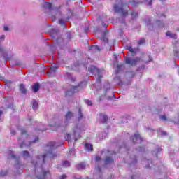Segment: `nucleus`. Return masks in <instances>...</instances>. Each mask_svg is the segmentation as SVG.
I'll list each match as a JSON object with an SVG mask.
<instances>
[{
	"mask_svg": "<svg viewBox=\"0 0 179 179\" xmlns=\"http://www.w3.org/2000/svg\"><path fill=\"white\" fill-rule=\"evenodd\" d=\"M114 163V159H113L112 157H106L105 159V164H111Z\"/></svg>",
	"mask_w": 179,
	"mask_h": 179,
	"instance_id": "2eb2a0df",
	"label": "nucleus"
},
{
	"mask_svg": "<svg viewBox=\"0 0 179 179\" xmlns=\"http://www.w3.org/2000/svg\"><path fill=\"white\" fill-rule=\"evenodd\" d=\"M32 108L34 111L38 108V102H37V101H34L32 102Z\"/></svg>",
	"mask_w": 179,
	"mask_h": 179,
	"instance_id": "aec40b11",
	"label": "nucleus"
},
{
	"mask_svg": "<svg viewBox=\"0 0 179 179\" xmlns=\"http://www.w3.org/2000/svg\"><path fill=\"white\" fill-rule=\"evenodd\" d=\"M85 103L87 104V106H92L93 103H92V101L89 99L85 100Z\"/></svg>",
	"mask_w": 179,
	"mask_h": 179,
	"instance_id": "7c9ffc66",
	"label": "nucleus"
},
{
	"mask_svg": "<svg viewBox=\"0 0 179 179\" xmlns=\"http://www.w3.org/2000/svg\"><path fill=\"white\" fill-rule=\"evenodd\" d=\"M161 2H164L166 0H160Z\"/></svg>",
	"mask_w": 179,
	"mask_h": 179,
	"instance_id": "bf43d9fd",
	"label": "nucleus"
},
{
	"mask_svg": "<svg viewBox=\"0 0 179 179\" xmlns=\"http://www.w3.org/2000/svg\"><path fill=\"white\" fill-rule=\"evenodd\" d=\"M2 114H3L2 111H0V117H1Z\"/></svg>",
	"mask_w": 179,
	"mask_h": 179,
	"instance_id": "13d9d810",
	"label": "nucleus"
},
{
	"mask_svg": "<svg viewBox=\"0 0 179 179\" xmlns=\"http://www.w3.org/2000/svg\"><path fill=\"white\" fill-rule=\"evenodd\" d=\"M63 166L64 167H69L71 166V163L69 162V161H64Z\"/></svg>",
	"mask_w": 179,
	"mask_h": 179,
	"instance_id": "a878e982",
	"label": "nucleus"
},
{
	"mask_svg": "<svg viewBox=\"0 0 179 179\" xmlns=\"http://www.w3.org/2000/svg\"><path fill=\"white\" fill-rule=\"evenodd\" d=\"M129 6L127 4L122 5V7L118 6V5L115 4L114 5V10L116 12V13H121L123 15V16H126V15H128V9Z\"/></svg>",
	"mask_w": 179,
	"mask_h": 179,
	"instance_id": "7ed1b4c3",
	"label": "nucleus"
},
{
	"mask_svg": "<svg viewBox=\"0 0 179 179\" xmlns=\"http://www.w3.org/2000/svg\"><path fill=\"white\" fill-rule=\"evenodd\" d=\"M39 89H40V85L38 83L32 85V90L34 93H36V92H38Z\"/></svg>",
	"mask_w": 179,
	"mask_h": 179,
	"instance_id": "dca6fc26",
	"label": "nucleus"
},
{
	"mask_svg": "<svg viewBox=\"0 0 179 179\" xmlns=\"http://www.w3.org/2000/svg\"><path fill=\"white\" fill-rule=\"evenodd\" d=\"M20 132L22 138H27V139L24 140L22 143L21 139L18 140V143H20V148H24V146H30L31 143H37V142H38V137H35V139L32 141H30V136L26 135V131L24 129H21Z\"/></svg>",
	"mask_w": 179,
	"mask_h": 179,
	"instance_id": "f03ea898",
	"label": "nucleus"
},
{
	"mask_svg": "<svg viewBox=\"0 0 179 179\" xmlns=\"http://www.w3.org/2000/svg\"><path fill=\"white\" fill-rule=\"evenodd\" d=\"M149 58L148 61H145V62L148 63V62H150V61H152V57H150V56H148Z\"/></svg>",
	"mask_w": 179,
	"mask_h": 179,
	"instance_id": "de8ad7c7",
	"label": "nucleus"
},
{
	"mask_svg": "<svg viewBox=\"0 0 179 179\" xmlns=\"http://www.w3.org/2000/svg\"><path fill=\"white\" fill-rule=\"evenodd\" d=\"M85 148L88 152H92L93 150V145H92V144L87 143L85 144Z\"/></svg>",
	"mask_w": 179,
	"mask_h": 179,
	"instance_id": "6ab92c4d",
	"label": "nucleus"
},
{
	"mask_svg": "<svg viewBox=\"0 0 179 179\" xmlns=\"http://www.w3.org/2000/svg\"><path fill=\"white\" fill-rule=\"evenodd\" d=\"M100 160H101V158L99 156L96 157V162H100Z\"/></svg>",
	"mask_w": 179,
	"mask_h": 179,
	"instance_id": "79ce46f5",
	"label": "nucleus"
},
{
	"mask_svg": "<svg viewBox=\"0 0 179 179\" xmlns=\"http://www.w3.org/2000/svg\"><path fill=\"white\" fill-rule=\"evenodd\" d=\"M137 160H136V157H134V159L133 160V163H136Z\"/></svg>",
	"mask_w": 179,
	"mask_h": 179,
	"instance_id": "3c124183",
	"label": "nucleus"
},
{
	"mask_svg": "<svg viewBox=\"0 0 179 179\" xmlns=\"http://www.w3.org/2000/svg\"><path fill=\"white\" fill-rule=\"evenodd\" d=\"M11 135H16V131L15 130H10Z\"/></svg>",
	"mask_w": 179,
	"mask_h": 179,
	"instance_id": "a19ab883",
	"label": "nucleus"
},
{
	"mask_svg": "<svg viewBox=\"0 0 179 179\" xmlns=\"http://www.w3.org/2000/svg\"><path fill=\"white\" fill-rule=\"evenodd\" d=\"M8 159H12V160L15 161V167H17V169L20 167V162H19L20 158L15 155V152H13V151L8 152Z\"/></svg>",
	"mask_w": 179,
	"mask_h": 179,
	"instance_id": "423d86ee",
	"label": "nucleus"
},
{
	"mask_svg": "<svg viewBox=\"0 0 179 179\" xmlns=\"http://www.w3.org/2000/svg\"><path fill=\"white\" fill-rule=\"evenodd\" d=\"M69 37V38H71V37H69V36H68Z\"/></svg>",
	"mask_w": 179,
	"mask_h": 179,
	"instance_id": "69168bd1",
	"label": "nucleus"
},
{
	"mask_svg": "<svg viewBox=\"0 0 179 179\" xmlns=\"http://www.w3.org/2000/svg\"><path fill=\"white\" fill-rule=\"evenodd\" d=\"M57 69H58V67H57V66L49 67L47 69L48 76H49V78H52V77L55 76V72H56Z\"/></svg>",
	"mask_w": 179,
	"mask_h": 179,
	"instance_id": "6e6552de",
	"label": "nucleus"
},
{
	"mask_svg": "<svg viewBox=\"0 0 179 179\" xmlns=\"http://www.w3.org/2000/svg\"><path fill=\"white\" fill-rule=\"evenodd\" d=\"M138 178H139V176L134 175L131 176V179H138Z\"/></svg>",
	"mask_w": 179,
	"mask_h": 179,
	"instance_id": "4c0bfd02",
	"label": "nucleus"
},
{
	"mask_svg": "<svg viewBox=\"0 0 179 179\" xmlns=\"http://www.w3.org/2000/svg\"><path fill=\"white\" fill-rule=\"evenodd\" d=\"M83 118V115L82 114V110L80 108L78 110V120H82Z\"/></svg>",
	"mask_w": 179,
	"mask_h": 179,
	"instance_id": "bb28decb",
	"label": "nucleus"
},
{
	"mask_svg": "<svg viewBox=\"0 0 179 179\" xmlns=\"http://www.w3.org/2000/svg\"><path fill=\"white\" fill-rule=\"evenodd\" d=\"M90 51H99V48L98 45H92L90 47Z\"/></svg>",
	"mask_w": 179,
	"mask_h": 179,
	"instance_id": "5701e85b",
	"label": "nucleus"
},
{
	"mask_svg": "<svg viewBox=\"0 0 179 179\" xmlns=\"http://www.w3.org/2000/svg\"><path fill=\"white\" fill-rule=\"evenodd\" d=\"M20 90L21 93H23V94L26 93V87H24V85L23 84H21L20 85Z\"/></svg>",
	"mask_w": 179,
	"mask_h": 179,
	"instance_id": "b1692460",
	"label": "nucleus"
},
{
	"mask_svg": "<svg viewBox=\"0 0 179 179\" xmlns=\"http://www.w3.org/2000/svg\"><path fill=\"white\" fill-rule=\"evenodd\" d=\"M120 69H121V65H117V69L116 71V73H118V72H120Z\"/></svg>",
	"mask_w": 179,
	"mask_h": 179,
	"instance_id": "ea45409f",
	"label": "nucleus"
},
{
	"mask_svg": "<svg viewBox=\"0 0 179 179\" xmlns=\"http://www.w3.org/2000/svg\"><path fill=\"white\" fill-rule=\"evenodd\" d=\"M37 131H42V132H44V131H47V129H38Z\"/></svg>",
	"mask_w": 179,
	"mask_h": 179,
	"instance_id": "a18cd8bd",
	"label": "nucleus"
},
{
	"mask_svg": "<svg viewBox=\"0 0 179 179\" xmlns=\"http://www.w3.org/2000/svg\"><path fill=\"white\" fill-rule=\"evenodd\" d=\"M59 23L61 24V26H65V22H64L62 20H59Z\"/></svg>",
	"mask_w": 179,
	"mask_h": 179,
	"instance_id": "f704fd0d",
	"label": "nucleus"
},
{
	"mask_svg": "<svg viewBox=\"0 0 179 179\" xmlns=\"http://www.w3.org/2000/svg\"><path fill=\"white\" fill-rule=\"evenodd\" d=\"M145 3L147 5H152V0H145Z\"/></svg>",
	"mask_w": 179,
	"mask_h": 179,
	"instance_id": "e433bc0d",
	"label": "nucleus"
},
{
	"mask_svg": "<svg viewBox=\"0 0 179 179\" xmlns=\"http://www.w3.org/2000/svg\"><path fill=\"white\" fill-rule=\"evenodd\" d=\"M161 120H163V121H166V115H162V116L161 117Z\"/></svg>",
	"mask_w": 179,
	"mask_h": 179,
	"instance_id": "37998d69",
	"label": "nucleus"
},
{
	"mask_svg": "<svg viewBox=\"0 0 179 179\" xmlns=\"http://www.w3.org/2000/svg\"><path fill=\"white\" fill-rule=\"evenodd\" d=\"M166 36L167 37H170V38H173L174 40H177V34L171 33L170 31H168L166 33Z\"/></svg>",
	"mask_w": 179,
	"mask_h": 179,
	"instance_id": "4468645a",
	"label": "nucleus"
},
{
	"mask_svg": "<svg viewBox=\"0 0 179 179\" xmlns=\"http://www.w3.org/2000/svg\"><path fill=\"white\" fill-rule=\"evenodd\" d=\"M161 134H162V135H166V132H164V131H162Z\"/></svg>",
	"mask_w": 179,
	"mask_h": 179,
	"instance_id": "4d7b16f0",
	"label": "nucleus"
},
{
	"mask_svg": "<svg viewBox=\"0 0 179 179\" xmlns=\"http://www.w3.org/2000/svg\"><path fill=\"white\" fill-rule=\"evenodd\" d=\"M6 174H8V171H2L1 173H0V176L1 177H5V176H6Z\"/></svg>",
	"mask_w": 179,
	"mask_h": 179,
	"instance_id": "c85d7f7f",
	"label": "nucleus"
},
{
	"mask_svg": "<svg viewBox=\"0 0 179 179\" xmlns=\"http://www.w3.org/2000/svg\"><path fill=\"white\" fill-rule=\"evenodd\" d=\"M65 178H66V175L65 174L62 175L60 177V179H65Z\"/></svg>",
	"mask_w": 179,
	"mask_h": 179,
	"instance_id": "c03bdc74",
	"label": "nucleus"
},
{
	"mask_svg": "<svg viewBox=\"0 0 179 179\" xmlns=\"http://www.w3.org/2000/svg\"><path fill=\"white\" fill-rule=\"evenodd\" d=\"M69 139H71V134H67L65 136V140L66 141H69Z\"/></svg>",
	"mask_w": 179,
	"mask_h": 179,
	"instance_id": "473e14b6",
	"label": "nucleus"
},
{
	"mask_svg": "<svg viewBox=\"0 0 179 179\" xmlns=\"http://www.w3.org/2000/svg\"><path fill=\"white\" fill-rule=\"evenodd\" d=\"M57 148H58L57 143H49L46 146V153L43 155L37 156L36 161H32V164H34L35 167V171L37 167H41V165L45 163V159L47 158V156H49V157H50L51 159H55V157H57V154L54 153V149H57Z\"/></svg>",
	"mask_w": 179,
	"mask_h": 179,
	"instance_id": "f257e3e1",
	"label": "nucleus"
},
{
	"mask_svg": "<svg viewBox=\"0 0 179 179\" xmlns=\"http://www.w3.org/2000/svg\"><path fill=\"white\" fill-rule=\"evenodd\" d=\"M43 7L45 9H48V10H51V9H52L51 3L48 2L45 3Z\"/></svg>",
	"mask_w": 179,
	"mask_h": 179,
	"instance_id": "f3484780",
	"label": "nucleus"
},
{
	"mask_svg": "<svg viewBox=\"0 0 179 179\" xmlns=\"http://www.w3.org/2000/svg\"><path fill=\"white\" fill-rule=\"evenodd\" d=\"M55 127H57V123L55 124Z\"/></svg>",
	"mask_w": 179,
	"mask_h": 179,
	"instance_id": "e2e57ef3",
	"label": "nucleus"
},
{
	"mask_svg": "<svg viewBox=\"0 0 179 179\" xmlns=\"http://www.w3.org/2000/svg\"><path fill=\"white\" fill-rule=\"evenodd\" d=\"M72 118H73V113H72V112L71 111L67 112V113L65 115L66 120L64 122L63 127H68V123L69 122V121H71V120H72Z\"/></svg>",
	"mask_w": 179,
	"mask_h": 179,
	"instance_id": "1a4fd4ad",
	"label": "nucleus"
},
{
	"mask_svg": "<svg viewBox=\"0 0 179 179\" xmlns=\"http://www.w3.org/2000/svg\"><path fill=\"white\" fill-rule=\"evenodd\" d=\"M76 179H82V178H77Z\"/></svg>",
	"mask_w": 179,
	"mask_h": 179,
	"instance_id": "680f3d73",
	"label": "nucleus"
},
{
	"mask_svg": "<svg viewBox=\"0 0 179 179\" xmlns=\"http://www.w3.org/2000/svg\"><path fill=\"white\" fill-rule=\"evenodd\" d=\"M146 169H150V164L146 165Z\"/></svg>",
	"mask_w": 179,
	"mask_h": 179,
	"instance_id": "864d4df0",
	"label": "nucleus"
},
{
	"mask_svg": "<svg viewBox=\"0 0 179 179\" xmlns=\"http://www.w3.org/2000/svg\"><path fill=\"white\" fill-rule=\"evenodd\" d=\"M150 131L151 132H152V131H153V130H152V129H150Z\"/></svg>",
	"mask_w": 179,
	"mask_h": 179,
	"instance_id": "0e129e2a",
	"label": "nucleus"
},
{
	"mask_svg": "<svg viewBox=\"0 0 179 179\" xmlns=\"http://www.w3.org/2000/svg\"><path fill=\"white\" fill-rule=\"evenodd\" d=\"M100 174H101V169L100 168H99V173L98 176H99V178H101V176H100Z\"/></svg>",
	"mask_w": 179,
	"mask_h": 179,
	"instance_id": "49530a36",
	"label": "nucleus"
},
{
	"mask_svg": "<svg viewBox=\"0 0 179 179\" xmlns=\"http://www.w3.org/2000/svg\"><path fill=\"white\" fill-rule=\"evenodd\" d=\"M108 120V117H107V115H101V121L103 124H105V122H107Z\"/></svg>",
	"mask_w": 179,
	"mask_h": 179,
	"instance_id": "a211bd4d",
	"label": "nucleus"
},
{
	"mask_svg": "<svg viewBox=\"0 0 179 179\" xmlns=\"http://www.w3.org/2000/svg\"><path fill=\"white\" fill-rule=\"evenodd\" d=\"M156 24L159 29L164 27V23H163L162 21L157 20Z\"/></svg>",
	"mask_w": 179,
	"mask_h": 179,
	"instance_id": "4be33fe9",
	"label": "nucleus"
},
{
	"mask_svg": "<svg viewBox=\"0 0 179 179\" xmlns=\"http://www.w3.org/2000/svg\"><path fill=\"white\" fill-rule=\"evenodd\" d=\"M0 39L1 40H4L5 39V35H2L1 36H0Z\"/></svg>",
	"mask_w": 179,
	"mask_h": 179,
	"instance_id": "09e8293b",
	"label": "nucleus"
},
{
	"mask_svg": "<svg viewBox=\"0 0 179 179\" xmlns=\"http://www.w3.org/2000/svg\"><path fill=\"white\" fill-rule=\"evenodd\" d=\"M102 41H103V43H108V38L106 37H103Z\"/></svg>",
	"mask_w": 179,
	"mask_h": 179,
	"instance_id": "c9c22d12",
	"label": "nucleus"
},
{
	"mask_svg": "<svg viewBox=\"0 0 179 179\" xmlns=\"http://www.w3.org/2000/svg\"><path fill=\"white\" fill-rule=\"evenodd\" d=\"M3 31H10V29H9V27H8V26H4Z\"/></svg>",
	"mask_w": 179,
	"mask_h": 179,
	"instance_id": "72a5a7b5",
	"label": "nucleus"
},
{
	"mask_svg": "<svg viewBox=\"0 0 179 179\" xmlns=\"http://www.w3.org/2000/svg\"><path fill=\"white\" fill-rule=\"evenodd\" d=\"M4 58H5L6 61V59H9V57L7 56H5V55H4Z\"/></svg>",
	"mask_w": 179,
	"mask_h": 179,
	"instance_id": "5fc2aeb1",
	"label": "nucleus"
},
{
	"mask_svg": "<svg viewBox=\"0 0 179 179\" xmlns=\"http://www.w3.org/2000/svg\"><path fill=\"white\" fill-rule=\"evenodd\" d=\"M124 61L127 65H131V66H134L135 65H138L139 62L141 61V58L136 57V58H131V57H125Z\"/></svg>",
	"mask_w": 179,
	"mask_h": 179,
	"instance_id": "39448f33",
	"label": "nucleus"
},
{
	"mask_svg": "<svg viewBox=\"0 0 179 179\" xmlns=\"http://www.w3.org/2000/svg\"><path fill=\"white\" fill-rule=\"evenodd\" d=\"M80 90V85L71 86L69 91L66 92V96H72L73 93H76Z\"/></svg>",
	"mask_w": 179,
	"mask_h": 179,
	"instance_id": "0eeeda50",
	"label": "nucleus"
},
{
	"mask_svg": "<svg viewBox=\"0 0 179 179\" xmlns=\"http://www.w3.org/2000/svg\"><path fill=\"white\" fill-rule=\"evenodd\" d=\"M129 51H130V52H132L133 54H135L136 52H138V49L129 48Z\"/></svg>",
	"mask_w": 179,
	"mask_h": 179,
	"instance_id": "cd10ccee",
	"label": "nucleus"
},
{
	"mask_svg": "<svg viewBox=\"0 0 179 179\" xmlns=\"http://www.w3.org/2000/svg\"><path fill=\"white\" fill-rule=\"evenodd\" d=\"M88 71H89V72L92 73V75H94V74L97 73L98 74V78H97V80H96L97 82H101V78H103V76L100 73V70L99 69H97L94 66H90L88 68Z\"/></svg>",
	"mask_w": 179,
	"mask_h": 179,
	"instance_id": "20e7f679",
	"label": "nucleus"
},
{
	"mask_svg": "<svg viewBox=\"0 0 179 179\" xmlns=\"http://www.w3.org/2000/svg\"><path fill=\"white\" fill-rule=\"evenodd\" d=\"M47 174H50V171H43L41 176H38L37 178H38V179H43L45 177V176H47Z\"/></svg>",
	"mask_w": 179,
	"mask_h": 179,
	"instance_id": "412c9836",
	"label": "nucleus"
},
{
	"mask_svg": "<svg viewBox=\"0 0 179 179\" xmlns=\"http://www.w3.org/2000/svg\"><path fill=\"white\" fill-rule=\"evenodd\" d=\"M5 49H3V47L0 45V54H4Z\"/></svg>",
	"mask_w": 179,
	"mask_h": 179,
	"instance_id": "2f4dec72",
	"label": "nucleus"
},
{
	"mask_svg": "<svg viewBox=\"0 0 179 179\" xmlns=\"http://www.w3.org/2000/svg\"><path fill=\"white\" fill-rule=\"evenodd\" d=\"M132 5L135 6V2L134 1H133Z\"/></svg>",
	"mask_w": 179,
	"mask_h": 179,
	"instance_id": "052dcab7",
	"label": "nucleus"
},
{
	"mask_svg": "<svg viewBox=\"0 0 179 179\" xmlns=\"http://www.w3.org/2000/svg\"><path fill=\"white\" fill-rule=\"evenodd\" d=\"M139 139L140 142H142L143 139L142 137L139 135L138 132H136L133 136L131 137V140L132 141L133 143H136V141Z\"/></svg>",
	"mask_w": 179,
	"mask_h": 179,
	"instance_id": "9d476101",
	"label": "nucleus"
},
{
	"mask_svg": "<svg viewBox=\"0 0 179 179\" xmlns=\"http://www.w3.org/2000/svg\"><path fill=\"white\" fill-rule=\"evenodd\" d=\"M131 16H133V17H136V16H138V13L133 12L131 13Z\"/></svg>",
	"mask_w": 179,
	"mask_h": 179,
	"instance_id": "58836bf2",
	"label": "nucleus"
},
{
	"mask_svg": "<svg viewBox=\"0 0 179 179\" xmlns=\"http://www.w3.org/2000/svg\"><path fill=\"white\" fill-rule=\"evenodd\" d=\"M134 73H131V78H134Z\"/></svg>",
	"mask_w": 179,
	"mask_h": 179,
	"instance_id": "6e6d98bb",
	"label": "nucleus"
},
{
	"mask_svg": "<svg viewBox=\"0 0 179 179\" xmlns=\"http://www.w3.org/2000/svg\"><path fill=\"white\" fill-rule=\"evenodd\" d=\"M73 132L74 136H76L75 141L76 142V141H78L77 138H80V132H82V131L80 130V129L78 128V126H76L73 129Z\"/></svg>",
	"mask_w": 179,
	"mask_h": 179,
	"instance_id": "9b49d317",
	"label": "nucleus"
},
{
	"mask_svg": "<svg viewBox=\"0 0 179 179\" xmlns=\"http://www.w3.org/2000/svg\"><path fill=\"white\" fill-rule=\"evenodd\" d=\"M58 33H59V31L57 29H52L50 32V34L52 38H57V37H58Z\"/></svg>",
	"mask_w": 179,
	"mask_h": 179,
	"instance_id": "f8f14e48",
	"label": "nucleus"
},
{
	"mask_svg": "<svg viewBox=\"0 0 179 179\" xmlns=\"http://www.w3.org/2000/svg\"><path fill=\"white\" fill-rule=\"evenodd\" d=\"M147 26H150V20H148V22L147 23Z\"/></svg>",
	"mask_w": 179,
	"mask_h": 179,
	"instance_id": "603ef678",
	"label": "nucleus"
},
{
	"mask_svg": "<svg viewBox=\"0 0 179 179\" xmlns=\"http://www.w3.org/2000/svg\"><path fill=\"white\" fill-rule=\"evenodd\" d=\"M87 179H89V178H87Z\"/></svg>",
	"mask_w": 179,
	"mask_h": 179,
	"instance_id": "338daca9",
	"label": "nucleus"
},
{
	"mask_svg": "<svg viewBox=\"0 0 179 179\" xmlns=\"http://www.w3.org/2000/svg\"><path fill=\"white\" fill-rule=\"evenodd\" d=\"M69 152L72 153V155H75V151L73 150H70Z\"/></svg>",
	"mask_w": 179,
	"mask_h": 179,
	"instance_id": "8fccbe9b",
	"label": "nucleus"
},
{
	"mask_svg": "<svg viewBox=\"0 0 179 179\" xmlns=\"http://www.w3.org/2000/svg\"><path fill=\"white\" fill-rule=\"evenodd\" d=\"M138 45H141L142 44H145V38H141L139 41L138 42Z\"/></svg>",
	"mask_w": 179,
	"mask_h": 179,
	"instance_id": "c756f323",
	"label": "nucleus"
},
{
	"mask_svg": "<svg viewBox=\"0 0 179 179\" xmlns=\"http://www.w3.org/2000/svg\"><path fill=\"white\" fill-rule=\"evenodd\" d=\"M22 155H23V157H24V159H27L30 157V153H29L28 151H23Z\"/></svg>",
	"mask_w": 179,
	"mask_h": 179,
	"instance_id": "393cba45",
	"label": "nucleus"
},
{
	"mask_svg": "<svg viewBox=\"0 0 179 179\" xmlns=\"http://www.w3.org/2000/svg\"><path fill=\"white\" fill-rule=\"evenodd\" d=\"M76 170H85L86 169V164L85 162H81L76 166Z\"/></svg>",
	"mask_w": 179,
	"mask_h": 179,
	"instance_id": "ddd939ff",
	"label": "nucleus"
}]
</instances>
